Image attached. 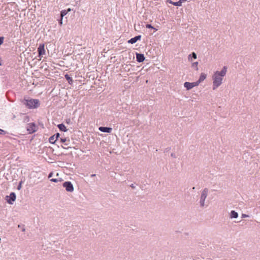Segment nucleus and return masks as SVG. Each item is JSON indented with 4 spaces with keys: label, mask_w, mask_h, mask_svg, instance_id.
Here are the masks:
<instances>
[{
    "label": "nucleus",
    "mask_w": 260,
    "mask_h": 260,
    "mask_svg": "<svg viewBox=\"0 0 260 260\" xmlns=\"http://www.w3.org/2000/svg\"><path fill=\"white\" fill-rule=\"evenodd\" d=\"M209 193V189L207 188L202 189L199 192V203L201 208H204L208 206L206 204V200Z\"/></svg>",
    "instance_id": "2"
},
{
    "label": "nucleus",
    "mask_w": 260,
    "mask_h": 260,
    "mask_svg": "<svg viewBox=\"0 0 260 260\" xmlns=\"http://www.w3.org/2000/svg\"><path fill=\"white\" fill-rule=\"evenodd\" d=\"M39 101L37 99L26 100V105L29 109L37 108L39 107Z\"/></svg>",
    "instance_id": "3"
},
{
    "label": "nucleus",
    "mask_w": 260,
    "mask_h": 260,
    "mask_svg": "<svg viewBox=\"0 0 260 260\" xmlns=\"http://www.w3.org/2000/svg\"><path fill=\"white\" fill-rule=\"evenodd\" d=\"M57 140L56 137H55L54 135L50 137L49 138V142L54 144L56 141Z\"/></svg>",
    "instance_id": "17"
},
{
    "label": "nucleus",
    "mask_w": 260,
    "mask_h": 260,
    "mask_svg": "<svg viewBox=\"0 0 260 260\" xmlns=\"http://www.w3.org/2000/svg\"><path fill=\"white\" fill-rule=\"evenodd\" d=\"M99 129L102 132L110 133L112 131V128L108 127L101 126L99 128Z\"/></svg>",
    "instance_id": "10"
},
{
    "label": "nucleus",
    "mask_w": 260,
    "mask_h": 260,
    "mask_svg": "<svg viewBox=\"0 0 260 260\" xmlns=\"http://www.w3.org/2000/svg\"><path fill=\"white\" fill-rule=\"evenodd\" d=\"M62 19H63V18L61 17V18H60V20L59 22V24H60V25H62Z\"/></svg>",
    "instance_id": "23"
},
{
    "label": "nucleus",
    "mask_w": 260,
    "mask_h": 260,
    "mask_svg": "<svg viewBox=\"0 0 260 260\" xmlns=\"http://www.w3.org/2000/svg\"><path fill=\"white\" fill-rule=\"evenodd\" d=\"M184 86L186 88L187 90H189L192 88L194 86H195V84L194 83H190L186 82L184 83Z\"/></svg>",
    "instance_id": "9"
},
{
    "label": "nucleus",
    "mask_w": 260,
    "mask_h": 260,
    "mask_svg": "<svg viewBox=\"0 0 260 260\" xmlns=\"http://www.w3.org/2000/svg\"><path fill=\"white\" fill-rule=\"evenodd\" d=\"M64 77H65V78L68 80V83L70 85L73 84V80L72 78L69 76V75L66 74V75H65Z\"/></svg>",
    "instance_id": "16"
},
{
    "label": "nucleus",
    "mask_w": 260,
    "mask_h": 260,
    "mask_svg": "<svg viewBox=\"0 0 260 260\" xmlns=\"http://www.w3.org/2000/svg\"><path fill=\"white\" fill-rule=\"evenodd\" d=\"M146 28H152V29H154V28L151 25V24H146ZM155 30H157L156 29H155Z\"/></svg>",
    "instance_id": "20"
},
{
    "label": "nucleus",
    "mask_w": 260,
    "mask_h": 260,
    "mask_svg": "<svg viewBox=\"0 0 260 260\" xmlns=\"http://www.w3.org/2000/svg\"><path fill=\"white\" fill-rule=\"evenodd\" d=\"M241 216H242V218H246V217H248L249 216L248 215L245 214H242Z\"/></svg>",
    "instance_id": "22"
},
{
    "label": "nucleus",
    "mask_w": 260,
    "mask_h": 260,
    "mask_svg": "<svg viewBox=\"0 0 260 260\" xmlns=\"http://www.w3.org/2000/svg\"><path fill=\"white\" fill-rule=\"evenodd\" d=\"M51 176H52L51 174H50L49 175L48 177H49V178H50Z\"/></svg>",
    "instance_id": "30"
},
{
    "label": "nucleus",
    "mask_w": 260,
    "mask_h": 260,
    "mask_svg": "<svg viewBox=\"0 0 260 260\" xmlns=\"http://www.w3.org/2000/svg\"><path fill=\"white\" fill-rule=\"evenodd\" d=\"M50 181L52 182H56L57 181V180L56 179H51Z\"/></svg>",
    "instance_id": "24"
},
{
    "label": "nucleus",
    "mask_w": 260,
    "mask_h": 260,
    "mask_svg": "<svg viewBox=\"0 0 260 260\" xmlns=\"http://www.w3.org/2000/svg\"><path fill=\"white\" fill-rule=\"evenodd\" d=\"M23 183V182L22 181H20L19 183V185L17 187V189L18 190H20L22 188V184Z\"/></svg>",
    "instance_id": "19"
},
{
    "label": "nucleus",
    "mask_w": 260,
    "mask_h": 260,
    "mask_svg": "<svg viewBox=\"0 0 260 260\" xmlns=\"http://www.w3.org/2000/svg\"><path fill=\"white\" fill-rule=\"evenodd\" d=\"M67 12L66 11V10H63L62 11H61V13H60V17L63 18L65 15H66L67 14Z\"/></svg>",
    "instance_id": "18"
},
{
    "label": "nucleus",
    "mask_w": 260,
    "mask_h": 260,
    "mask_svg": "<svg viewBox=\"0 0 260 260\" xmlns=\"http://www.w3.org/2000/svg\"><path fill=\"white\" fill-rule=\"evenodd\" d=\"M58 128L60 129V131L62 132H67V128L66 126L63 124H59L57 125Z\"/></svg>",
    "instance_id": "15"
},
{
    "label": "nucleus",
    "mask_w": 260,
    "mask_h": 260,
    "mask_svg": "<svg viewBox=\"0 0 260 260\" xmlns=\"http://www.w3.org/2000/svg\"><path fill=\"white\" fill-rule=\"evenodd\" d=\"M66 11H67V13H68V12H69L70 11H71V9H70V8H69L68 10H66Z\"/></svg>",
    "instance_id": "28"
},
{
    "label": "nucleus",
    "mask_w": 260,
    "mask_h": 260,
    "mask_svg": "<svg viewBox=\"0 0 260 260\" xmlns=\"http://www.w3.org/2000/svg\"><path fill=\"white\" fill-rule=\"evenodd\" d=\"M63 186L66 188V190L69 192H72L74 190V187L71 182L66 181L63 183Z\"/></svg>",
    "instance_id": "5"
},
{
    "label": "nucleus",
    "mask_w": 260,
    "mask_h": 260,
    "mask_svg": "<svg viewBox=\"0 0 260 260\" xmlns=\"http://www.w3.org/2000/svg\"><path fill=\"white\" fill-rule=\"evenodd\" d=\"M4 40V38L3 37H0V46L3 43Z\"/></svg>",
    "instance_id": "21"
},
{
    "label": "nucleus",
    "mask_w": 260,
    "mask_h": 260,
    "mask_svg": "<svg viewBox=\"0 0 260 260\" xmlns=\"http://www.w3.org/2000/svg\"><path fill=\"white\" fill-rule=\"evenodd\" d=\"M136 58L137 60L139 62H143L145 60V57L143 54L137 53Z\"/></svg>",
    "instance_id": "11"
},
{
    "label": "nucleus",
    "mask_w": 260,
    "mask_h": 260,
    "mask_svg": "<svg viewBox=\"0 0 260 260\" xmlns=\"http://www.w3.org/2000/svg\"><path fill=\"white\" fill-rule=\"evenodd\" d=\"M207 74L205 73H202L198 81H196V86H198L200 84L202 83L207 78Z\"/></svg>",
    "instance_id": "6"
},
{
    "label": "nucleus",
    "mask_w": 260,
    "mask_h": 260,
    "mask_svg": "<svg viewBox=\"0 0 260 260\" xmlns=\"http://www.w3.org/2000/svg\"><path fill=\"white\" fill-rule=\"evenodd\" d=\"M38 51L39 56H42L45 54L44 44H40L38 48Z\"/></svg>",
    "instance_id": "7"
},
{
    "label": "nucleus",
    "mask_w": 260,
    "mask_h": 260,
    "mask_svg": "<svg viewBox=\"0 0 260 260\" xmlns=\"http://www.w3.org/2000/svg\"><path fill=\"white\" fill-rule=\"evenodd\" d=\"M66 141V139H61V142L62 143L65 142Z\"/></svg>",
    "instance_id": "26"
},
{
    "label": "nucleus",
    "mask_w": 260,
    "mask_h": 260,
    "mask_svg": "<svg viewBox=\"0 0 260 260\" xmlns=\"http://www.w3.org/2000/svg\"><path fill=\"white\" fill-rule=\"evenodd\" d=\"M166 2L176 6H181L182 5L181 2L180 0L177 2H173L171 0H167Z\"/></svg>",
    "instance_id": "13"
},
{
    "label": "nucleus",
    "mask_w": 260,
    "mask_h": 260,
    "mask_svg": "<svg viewBox=\"0 0 260 260\" xmlns=\"http://www.w3.org/2000/svg\"><path fill=\"white\" fill-rule=\"evenodd\" d=\"M180 1H181V4H182L184 2L186 1V0H180Z\"/></svg>",
    "instance_id": "29"
},
{
    "label": "nucleus",
    "mask_w": 260,
    "mask_h": 260,
    "mask_svg": "<svg viewBox=\"0 0 260 260\" xmlns=\"http://www.w3.org/2000/svg\"><path fill=\"white\" fill-rule=\"evenodd\" d=\"M9 198L10 199H7V202L10 204H12V202H14L15 201L16 197L14 192H12L10 193L9 196H7V198Z\"/></svg>",
    "instance_id": "8"
},
{
    "label": "nucleus",
    "mask_w": 260,
    "mask_h": 260,
    "mask_svg": "<svg viewBox=\"0 0 260 260\" xmlns=\"http://www.w3.org/2000/svg\"><path fill=\"white\" fill-rule=\"evenodd\" d=\"M230 217L231 218H237L238 217V213L234 210L231 211Z\"/></svg>",
    "instance_id": "14"
},
{
    "label": "nucleus",
    "mask_w": 260,
    "mask_h": 260,
    "mask_svg": "<svg viewBox=\"0 0 260 260\" xmlns=\"http://www.w3.org/2000/svg\"><path fill=\"white\" fill-rule=\"evenodd\" d=\"M227 72V67L224 66L220 71H215L213 72L211 76L213 90H216L222 84Z\"/></svg>",
    "instance_id": "1"
},
{
    "label": "nucleus",
    "mask_w": 260,
    "mask_h": 260,
    "mask_svg": "<svg viewBox=\"0 0 260 260\" xmlns=\"http://www.w3.org/2000/svg\"><path fill=\"white\" fill-rule=\"evenodd\" d=\"M141 36H136L134 38L131 39L129 40H128V43H131V44H134L137 41L140 40L141 39Z\"/></svg>",
    "instance_id": "12"
},
{
    "label": "nucleus",
    "mask_w": 260,
    "mask_h": 260,
    "mask_svg": "<svg viewBox=\"0 0 260 260\" xmlns=\"http://www.w3.org/2000/svg\"><path fill=\"white\" fill-rule=\"evenodd\" d=\"M192 56L193 58H195V52H192Z\"/></svg>",
    "instance_id": "27"
},
{
    "label": "nucleus",
    "mask_w": 260,
    "mask_h": 260,
    "mask_svg": "<svg viewBox=\"0 0 260 260\" xmlns=\"http://www.w3.org/2000/svg\"><path fill=\"white\" fill-rule=\"evenodd\" d=\"M196 66H197V64H198V62H196Z\"/></svg>",
    "instance_id": "31"
},
{
    "label": "nucleus",
    "mask_w": 260,
    "mask_h": 260,
    "mask_svg": "<svg viewBox=\"0 0 260 260\" xmlns=\"http://www.w3.org/2000/svg\"><path fill=\"white\" fill-rule=\"evenodd\" d=\"M55 137H56V138L57 139H58V138L59 137V133H57L56 135H54Z\"/></svg>",
    "instance_id": "25"
},
{
    "label": "nucleus",
    "mask_w": 260,
    "mask_h": 260,
    "mask_svg": "<svg viewBox=\"0 0 260 260\" xmlns=\"http://www.w3.org/2000/svg\"><path fill=\"white\" fill-rule=\"evenodd\" d=\"M26 129L29 134H32L37 131V126L34 123H30L27 125Z\"/></svg>",
    "instance_id": "4"
}]
</instances>
